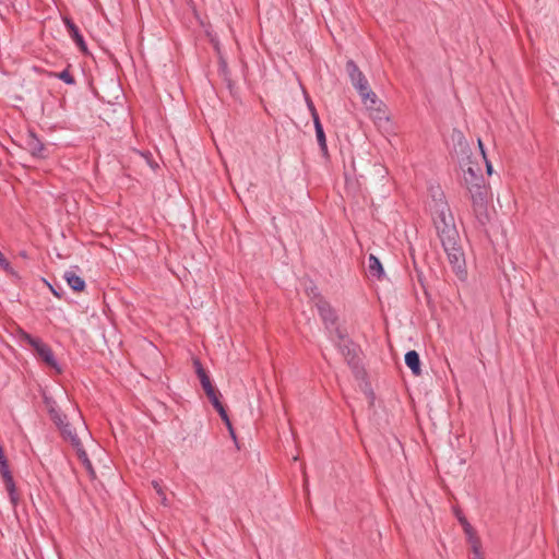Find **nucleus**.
Listing matches in <instances>:
<instances>
[{
    "label": "nucleus",
    "mask_w": 559,
    "mask_h": 559,
    "mask_svg": "<svg viewBox=\"0 0 559 559\" xmlns=\"http://www.w3.org/2000/svg\"><path fill=\"white\" fill-rule=\"evenodd\" d=\"M428 209L438 237L447 253L449 264L456 276L464 281L467 276V271L461 237L445 194L439 186H431L429 188Z\"/></svg>",
    "instance_id": "f257e3e1"
},
{
    "label": "nucleus",
    "mask_w": 559,
    "mask_h": 559,
    "mask_svg": "<svg viewBox=\"0 0 559 559\" xmlns=\"http://www.w3.org/2000/svg\"><path fill=\"white\" fill-rule=\"evenodd\" d=\"M464 186L468 192L472 203L473 214L477 223L485 226L490 221L489 204V186L478 170L468 167L464 171Z\"/></svg>",
    "instance_id": "f03ea898"
},
{
    "label": "nucleus",
    "mask_w": 559,
    "mask_h": 559,
    "mask_svg": "<svg viewBox=\"0 0 559 559\" xmlns=\"http://www.w3.org/2000/svg\"><path fill=\"white\" fill-rule=\"evenodd\" d=\"M330 340L338 348L353 372L358 376L361 372L358 346H356L354 342L347 337L346 332L340 328L334 329V335H331Z\"/></svg>",
    "instance_id": "7ed1b4c3"
},
{
    "label": "nucleus",
    "mask_w": 559,
    "mask_h": 559,
    "mask_svg": "<svg viewBox=\"0 0 559 559\" xmlns=\"http://www.w3.org/2000/svg\"><path fill=\"white\" fill-rule=\"evenodd\" d=\"M361 100L366 108L370 111L371 117L374 120H388V116L385 115L384 105L383 103L378 99L377 95L370 86L367 88L366 92H362L360 94Z\"/></svg>",
    "instance_id": "20e7f679"
},
{
    "label": "nucleus",
    "mask_w": 559,
    "mask_h": 559,
    "mask_svg": "<svg viewBox=\"0 0 559 559\" xmlns=\"http://www.w3.org/2000/svg\"><path fill=\"white\" fill-rule=\"evenodd\" d=\"M316 306L324 323V326L329 332V336L331 337V335H334V329L337 328L335 325L337 322V316L330 306V304L325 301L323 298H319V300H317L316 302Z\"/></svg>",
    "instance_id": "39448f33"
},
{
    "label": "nucleus",
    "mask_w": 559,
    "mask_h": 559,
    "mask_svg": "<svg viewBox=\"0 0 559 559\" xmlns=\"http://www.w3.org/2000/svg\"><path fill=\"white\" fill-rule=\"evenodd\" d=\"M346 72L350 79L352 84L357 90L359 95L362 92L367 91V88L369 87L368 80L353 60H348L346 62Z\"/></svg>",
    "instance_id": "423d86ee"
},
{
    "label": "nucleus",
    "mask_w": 559,
    "mask_h": 559,
    "mask_svg": "<svg viewBox=\"0 0 559 559\" xmlns=\"http://www.w3.org/2000/svg\"><path fill=\"white\" fill-rule=\"evenodd\" d=\"M25 147L35 158L45 159L49 152L46 145L37 138L34 132H29L25 140Z\"/></svg>",
    "instance_id": "0eeeda50"
},
{
    "label": "nucleus",
    "mask_w": 559,
    "mask_h": 559,
    "mask_svg": "<svg viewBox=\"0 0 559 559\" xmlns=\"http://www.w3.org/2000/svg\"><path fill=\"white\" fill-rule=\"evenodd\" d=\"M63 22H64V25L67 27V31L70 35V37L73 39V41L76 44V46L79 47V49L82 51V52H87V46H86V43L84 40V37L83 35L81 34L79 27L74 24V22L69 19V17H64L63 19Z\"/></svg>",
    "instance_id": "6e6552de"
},
{
    "label": "nucleus",
    "mask_w": 559,
    "mask_h": 559,
    "mask_svg": "<svg viewBox=\"0 0 559 559\" xmlns=\"http://www.w3.org/2000/svg\"><path fill=\"white\" fill-rule=\"evenodd\" d=\"M40 360H43L48 367L56 370L58 373H61L62 369L59 366L52 349L46 344L44 347L38 349L36 354Z\"/></svg>",
    "instance_id": "1a4fd4ad"
},
{
    "label": "nucleus",
    "mask_w": 559,
    "mask_h": 559,
    "mask_svg": "<svg viewBox=\"0 0 559 559\" xmlns=\"http://www.w3.org/2000/svg\"><path fill=\"white\" fill-rule=\"evenodd\" d=\"M62 437L66 439V440H69L72 444V447L78 450V448H81L83 447L80 438L78 437L76 432L74 431V429L72 428L71 424H69L68 421L62 425L60 428H59Z\"/></svg>",
    "instance_id": "9d476101"
},
{
    "label": "nucleus",
    "mask_w": 559,
    "mask_h": 559,
    "mask_svg": "<svg viewBox=\"0 0 559 559\" xmlns=\"http://www.w3.org/2000/svg\"><path fill=\"white\" fill-rule=\"evenodd\" d=\"M63 278L73 292H82L85 288V281L73 271H67Z\"/></svg>",
    "instance_id": "9b49d317"
},
{
    "label": "nucleus",
    "mask_w": 559,
    "mask_h": 559,
    "mask_svg": "<svg viewBox=\"0 0 559 559\" xmlns=\"http://www.w3.org/2000/svg\"><path fill=\"white\" fill-rule=\"evenodd\" d=\"M405 364L415 376H420V358L416 350H409L405 354Z\"/></svg>",
    "instance_id": "f8f14e48"
},
{
    "label": "nucleus",
    "mask_w": 559,
    "mask_h": 559,
    "mask_svg": "<svg viewBox=\"0 0 559 559\" xmlns=\"http://www.w3.org/2000/svg\"><path fill=\"white\" fill-rule=\"evenodd\" d=\"M368 273L370 276L378 280L382 278L384 275L383 266L380 260L373 254H370L368 258Z\"/></svg>",
    "instance_id": "ddd939ff"
},
{
    "label": "nucleus",
    "mask_w": 559,
    "mask_h": 559,
    "mask_svg": "<svg viewBox=\"0 0 559 559\" xmlns=\"http://www.w3.org/2000/svg\"><path fill=\"white\" fill-rule=\"evenodd\" d=\"M313 123H314L317 140H318L319 146L321 148V152L323 153V155H328V145H326L325 133H324V130L321 124L319 116L314 117Z\"/></svg>",
    "instance_id": "4468645a"
},
{
    "label": "nucleus",
    "mask_w": 559,
    "mask_h": 559,
    "mask_svg": "<svg viewBox=\"0 0 559 559\" xmlns=\"http://www.w3.org/2000/svg\"><path fill=\"white\" fill-rule=\"evenodd\" d=\"M3 483H4L5 489L8 491L10 502H11L13 509H15L16 506L19 504L20 497H19L17 490H16V486H15L13 476L4 478Z\"/></svg>",
    "instance_id": "2eb2a0df"
},
{
    "label": "nucleus",
    "mask_w": 559,
    "mask_h": 559,
    "mask_svg": "<svg viewBox=\"0 0 559 559\" xmlns=\"http://www.w3.org/2000/svg\"><path fill=\"white\" fill-rule=\"evenodd\" d=\"M193 366H194L195 372L198 374V378L200 379L203 390H206V389H210L211 386H213L209 374L206 373L205 369L203 368L202 364L200 362V360L198 358L193 359Z\"/></svg>",
    "instance_id": "dca6fc26"
},
{
    "label": "nucleus",
    "mask_w": 559,
    "mask_h": 559,
    "mask_svg": "<svg viewBox=\"0 0 559 559\" xmlns=\"http://www.w3.org/2000/svg\"><path fill=\"white\" fill-rule=\"evenodd\" d=\"M75 451H76L79 460L82 462V464L84 465V467L86 468L88 474L92 477H94L95 476V472H94L92 462L90 461V459L87 456V453L85 452L84 448L83 447L78 448V450H75Z\"/></svg>",
    "instance_id": "f3484780"
},
{
    "label": "nucleus",
    "mask_w": 559,
    "mask_h": 559,
    "mask_svg": "<svg viewBox=\"0 0 559 559\" xmlns=\"http://www.w3.org/2000/svg\"><path fill=\"white\" fill-rule=\"evenodd\" d=\"M459 521L460 523L462 524L463 528H464V532L467 536V539L471 543H473V540H479L476 535H475V531L474 528L472 527V525L467 522V520L464 518V516H459Z\"/></svg>",
    "instance_id": "a211bd4d"
},
{
    "label": "nucleus",
    "mask_w": 559,
    "mask_h": 559,
    "mask_svg": "<svg viewBox=\"0 0 559 559\" xmlns=\"http://www.w3.org/2000/svg\"><path fill=\"white\" fill-rule=\"evenodd\" d=\"M49 417L58 428L67 423V416L60 409H52Z\"/></svg>",
    "instance_id": "6ab92c4d"
},
{
    "label": "nucleus",
    "mask_w": 559,
    "mask_h": 559,
    "mask_svg": "<svg viewBox=\"0 0 559 559\" xmlns=\"http://www.w3.org/2000/svg\"><path fill=\"white\" fill-rule=\"evenodd\" d=\"M206 396L209 397L210 402L212 403L213 407H217L218 405H221V401H219V392L218 390L213 385L211 386L210 389H206L204 390Z\"/></svg>",
    "instance_id": "aec40b11"
},
{
    "label": "nucleus",
    "mask_w": 559,
    "mask_h": 559,
    "mask_svg": "<svg viewBox=\"0 0 559 559\" xmlns=\"http://www.w3.org/2000/svg\"><path fill=\"white\" fill-rule=\"evenodd\" d=\"M215 409L218 412L221 418L224 420V423L226 424L231 437L235 439V432H234V429L231 427V423L229 420V417L227 415V412L226 409L224 408L223 404L218 405L217 407H215Z\"/></svg>",
    "instance_id": "412c9836"
},
{
    "label": "nucleus",
    "mask_w": 559,
    "mask_h": 559,
    "mask_svg": "<svg viewBox=\"0 0 559 559\" xmlns=\"http://www.w3.org/2000/svg\"><path fill=\"white\" fill-rule=\"evenodd\" d=\"M142 350H144L146 355H151L154 358L162 359L160 353L154 346V344L152 342H150V341H146L145 344H142Z\"/></svg>",
    "instance_id": "4be33fe9"
},
{
    "label": "nucleus",
    "mask_w": 559,
    "mask_h": 559,
    "mask_svg": "<svg viewBox=\"0 0 559 559\" xmlns=\"http://www.w3.org/2000/svg\"><path fill=\"white\" fill-rule=\"evenodd\" d=\"M152 487L156 491V495L159 497L160 503L166 506L167 498H166L165 488H164L163 484L160 481L153 480Z\"/></svg>",
    "instance_id": "5701e85b"
},
{
    "label": "nucleus",
    "mask_w": 559,
    "mask_h": 559,
    "mask_svg": "<svg viewBox=\"0 0 559 559\" xmlns=\"http://www.w3.org/2000/svg\"><path fill=\"white\" fill-rule=\"evenodd\" d=\"M152 487L156 491V495L159 497L160 503L166 506L167 498H166L165 488H164L163 484L160 481L153 480Z\"/></svg>",
    "instance_id": "b1692460"
},
{
    "label": "nucleus",
    "mask_w": 559,
    "mask_h": 559,
    "mask_svg": "<svg viewBox=\"0 0 559 559\" xmlns=\"http://www.w3.org/2000/svg\"><path fill=\"white\" fill-rule=\"evenodd\" d=\"M25 340H26L27 344L34 348L36 354L38 353L39 348H41L46 345L40 338L34 337L29 334H25Z\"/></svg>",
    "instance_id": "393cba45"
},
{
    "label": "nucleus",
    "mask_w": 559,
    "mask_h": 559,
    "mask_svg": "<svg viewBox=\"0 0 559 559\" xmlns=\"http://www.w3.org/2000/svg\"><path fill=\"white\" fill-rule=\"evenodd\" d=\"M142 159L145 160L146 165L155 171L159 168V164L155 160L150 152H142Z\"/></svg>",
    "instance_id": "a878e982"
},
{
    "label": "nucleus",
    "mask_w": 559,
    "mask_h": 559,
    "mask_svg": "<svg viewBox=\"0 0 559 559\" xmlns=\"http://www.w3.org/2000/svg\"><path fill=\"white\" fill-rule=\"evenodd\" d=\"M56 75L66 84L73 85L75 83L74 76L67 69L57 73Z\"/></svg>",
    "instance_id": "bb28decb"
},
{
    "label": "nucleus",
    "mask_w": 559,
    "mask_h": 559,
    "mask_svg": "<svg viewBox=\"0 0 559 559\" xmlns=\"http://www.w3.org/2000/svg\"><path fill=\"white\" fill-rule=\"evenodd\" d=\"M0 473H1L2 479L12 476V474H11V472L9 469V465H8L7 459L0 460Z\"/></svg>",
    "instance_id": "cd10ccee"
},
{
    "label": "nucleus",
    "mask_w": 559,
    "mask_h": 559,
    "mask_svg": "<svg viewBox=\"0 0 559 559\" xmlns=\"http://www.w3.org/2000/svg\"><path fill=\"white\" fill-rule=\"evenodd\" d=\"M471 546L473 550V556L471 557V559H483L480 554V542L473 540V543H471Z\"/></svg>",
    "instance_id": "c85d7f7f"
},
{
    "label": "nucleus",
    "mask_w": 559,
    "mask_h": 559,
    "mask_svg": "<svg viewBox=\"0 0 559 559\" xmlns=\"http://www.w3.org/2000/svg\"><path fill=\"white\" fill-rule=\"evenodd\" d=\"M44 403L47 407L48 414H51L52 409H59L56 401L49 396H46V395L44 396Z\"/></svg>",
    "instance_id": "c756f323"
},
{
    "label": "nucleus",
    "mask_w": 559,
    "mask_h": 559,
    "mask_svg": "<svg viewBox=\"0 0 559 559\" xmlns=\"http://www.w3.org/2000/svg\"><path fill=\"white\" fill-rule=\"evenodd\" d=\"M44 403L47 407L48 414H51L52 409H59L56 401L49 396H46V395L44 396Z\"/></svg>",
    "instance_id": "7c9ffc66"
},
{
    "label": "nucleus",
    "mask_w": 559,
    "mask_h": 559,
    "mask_svg": "<svg viewBox=\"0 0 559 559\" xmlns=\"http://www.w3.org/2000/svg\"><path fill=\"white\" fill-rule=\"evenodd\" d=\"M0 267L10 274H13V270L10 265V262L4 258V255L1 252H0Z\"/></svg>",
    "instance_id": "2f4dec72"
},
{
    "label": "nucleus",
    "mask_w": 559,
    "mask_h": 559,
    "mask_svg": "<svg viewBox=\"0 0 559 559\" xmlns=\"http://www.w3.org/2000/svg\"><path fill=\"white\" fill-rule=\"evenodd\" d=\"M306 100H307L308 108H309V110L311 112L312 120L314 121V117L319 116L318 112H317V109H316L313 103L311 102V99L309 97H307Z\"/></svg>",
    "instance_id": "473e14b6"
},
{
    "label": "nucleus",
    "mask_w": 559,
    "mask_h": 559,
    "mask_svg": "<svg viewBox=\"0 0 559 559\" xmlns=\"http://www.w3.org/2000/svg\"><path fill=\"white\" fill-rule=\"evenodd\" d=\"M308 295H309V296H312L313 298H318V299H319V298H321V297H320V294L318 293L317 287H314V286H313V287H310V288L308 289Z\"/></svg>",
    "instance_id": "72a5a7b5"
},
{
    "label": "nucleus",
    "mask_w": 559,
    "mask_h": 559,
    "mask_svg": "<svg viewBox=\"0 0 559 559\" xmlns=\"http://www.w3.org/2000/svg\"><path fill=\"white\" fill-rule=\"evenodd\" d=\"M478 147H479V151H480V153L483 155V158L486 159L487 156H486V153H485V147H484V144H483L480 139H478Z\"/></svg>",
    "instance_id": "f704fd0d"
},
{
    "label": "nucleus",
    "mask_w": 559,
    "mask_h": 559,
    "mask_svg": "<svg viewBox=\"0 0 559 559\" xmlns=\"http://www.w3.org/2000/svg\"><path fill=\"white\" fill-rule=\"evenodd\" d=\"M484 160L486 163L487 173L490 175L491 171H492V165H491V163L487 158L484 159Z\"/></svg>",
    "instance_id": "c9c22d12"
},
{
    "label": "nucleus",
    "mask_w": 559,
    "mask_h": 559,
    "mask_svg": "<svg viewBox=\"0 0 559 559\" xmlns=\"http://www.w3.org/2000/svg\"><path fill=\"white\" fill-rule=\"evenodd\" d=\"M225 81H226V83H227V87H228V88H229V91L231 92V91H233V82H231V80H229V79L225 78Z\"/></svg>",
    "instance_id": "e433bc0d"
},
{
    "label": "nucleus",
    "mask_w": 559,
    "mask_h": 559,
    "mask_svg": "<svg viewBox=\"0 0 559 559\" xmlns=\"http://www.w3.org/2000/svg\"><path fill=\"white\" fill-rule=\"evenodd\" d=\"M51 292L55 296L60 297V294L55 288L51 287Z\"/></svg>",
    "instance_id": "4c0bfd02"
},
{
    "label": "nucleus",
    "mask_w": 559,
    "mask_h": 559,
    "mask_svg": "<svg viewBox=\"0 0 559 559\" xmlns=\"http://www.w3.org/2000/svg\"><path fill=\"white\" fill-rule=\"evenodd\" d=\"M223 71H224V74L226 75L227 74V71H226V63L223 64Z\"/></svg>",
    "instance_id": "58836bf2"
}]
</instances>
